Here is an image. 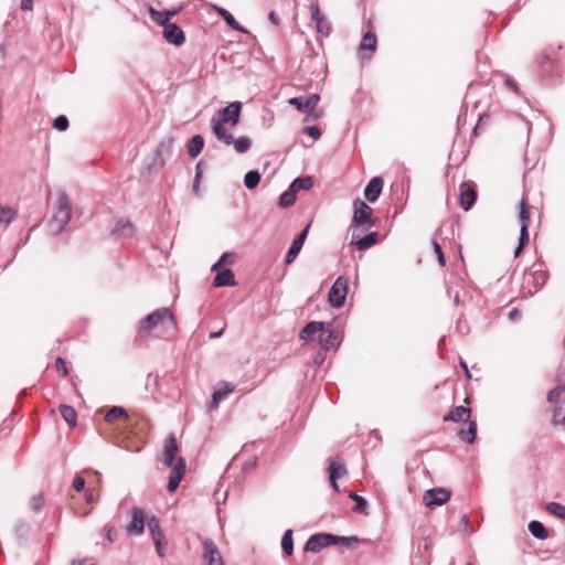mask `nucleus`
<instances>
[{"label": "nucleus", "instance_id": "obj_1", "mask_svg": "<svg viewBox=\"0 0 565 565\" xmlns=\"http://www.w3.org/2000/svg\"><path fill=\"white\" fill-rule=\"evenodd\" d=\"M242 103L233 102L218 110L211 119L212 131L217 140L230 146L234 142L233 135L226 132L224 125L235 126L239 122Z\"/></svg>", "mask_w": 565, "mask_h": 565}, {"label": "nucleus", "instance_id": "obj_2", "mask_svg": "<svg viewBox=\"0 0 565 565\" xmlns=\"http://www.w3.org/2000/svg\"><path fill=\"white\" fill-rule=\"evenodd\" d=\"M178 451H179V447L177 444V439H175L174 435H170L164 440V446H163V451H162V457H161V460L164 466L173 467L172 471L170 473V477H169V481H168V490L170 492H174L178 489L182 478L184 477L185 468H186V463L183 458H179L177 460V462L174 463L175 456H177Z\"/></svg>", "mask_w": 565, "mask_h": 565}, {"label": "nucleus", "instance_id": "obj_3", "mask_svg": "<svg viewBox=\"0 0 565 565\" xmlns=\"http://www.w3.org/2000/svg\"><path fill=\"white\" fill-rule=\"evenodd\" d=\"M71 215L72 204L70 198L65 191H60L57 194L53 216L49 222L50 232L54 235L61 234L70 222Z\"/></svg>", "mask_w": 565, "mask_h": 565}, {"label": "nucleus", "instance_id": "obj_4", "mask_svg": "<svg viewBox=\"0 0 565 565\" xmlns=\"http://www.w3.org/2000/svg\"><path fill=\"white\" fill-rule=\"evenodd\" d=\"M174 327L175 321L172 312L168 308H159L140 321L139 333H148L156 328L168 331Z\"/></svg>", "mask_w": 565, "mask_h": 565}, {"label": "nucleus", "instance_id": "obj_5", "mask_svg": "<svg viewBox=\"0 0 565 565\" xmlns=\"http://www.w3.org/2000/svg\"><path fill=\"white\" fill-rule=\"evenodd\" d=\"M353 207L354 213L351 224L352 231L363 228L365 225L369 227L375 225V220L372 218L373 209L370 205H367L361 199H355L353 201Z\"/></svg>", "mask_w": 565, "mask_h": 565}, {"label": "nucleus", "instance_id": "obj_6", "mask_svg": "<svg viewBox=\"0 0 565 565\" xmlns=\"http://www.w3.org/2000/svg\"><path fill=\"white\" fill-rule=\"evenodd\" d=\"M348 294V279L339 276L329 291V302L333 308H340L344 305Z\"/></svg>", "mask_w": 565, "mask_h": 565}, {"label": "nucleus", "instance_id": "obj_7", "mask_svg": "<svg viewBox=\"0 0 565 565\" xmlns=\"http://www.w3.org/2000/svg\"><path fill=\"white\" fill-rule=\"evenodd\" d=\"M334 534L317 533L311 535L305 544V552L319 553L324 547L333 545Z\"/></svg>", "mask_w": 565, "mask_h": 565}, {"label": "nucleus", "instance_id": "obj_8", "mask_svg": "<svg viewBox=\"0 0 565 565\" xmlns=\"http://www.w3.org/2000/svg\"><path fill=\"white\" fill-rule=\"evenodd\" d=\"M451 497V492L445 488H433L424 493L423 501L426 507L433 509L445 504Z\"/></svg>", "mask_w": 565, "mask_h": 565}, {"label": "nucleus", "instance_id": "obj_9", "mask_svg": "<svg viewBox=\"0 0 565 565\" xmlns=\"http://www.w3.org/2000/svg\"><path fill=\"white\" fill-rule=\"evenodd\" d=\"M341 335L338 331L331 330L327 328L324 323L323 330L318 334V342L321 347L322 351H328L330 349H337L341 343Z\"/></svg>", "mask_w": 565, "mask_h": 565}, {"label": "nucleus", "instance_id": "obj_10", "mask_svg": "<svg viewBox=\"0 0 565 565\" xmlns=\"http://www.w3.org/2000/svg\"><path fill=\"white\" fill-rule=\"evenodd\" d=\"M203 559L207 565H224L222 555L212 539H204L203 542Z\"/></svg>", "mask_w": 565, "mask_h": 565}, {"label": "nucleus", "instance_id": "obj_11", "mask_svg": "<svg viewBox=\"0 0 565 565\" xmlns=\"http://www.w3.org/2000/svg\"><path fill=\"white\" fill-rule=\"evenodd\" d=\"M477 201V190L473 183L460 184L459 204L465 211H469Z\"/></svg>", "mask_w": 565, "mask_h": 565}, {"label": "nucleus", "instance_id": "obj_12", "mask_svg": "<svg viewBox=\"0 0 565 565\" xmlns=\"http://www.w3.org/2000/svg\"><path fill=\"white\" fill-rule=\"evenodd\" d=\"M377 39L373 31H366L359 45V53L361 60H370L372 54L376 51Z\"/></svg>", "mask_w": 565, "mask_h": 565}, {"label": "nucleus", "instance_id": "obj_13", "mask_svg": "<svg viewBox=\"0 0 565 565\" xmlns=\"http://www.w3.org/2000/svg\"><path fill=\"white\" fill-rule=\"evenodd\" d=\"M359 231L360 230H353L351 235V244H353L359 250H366L377 243V232H370L369 234L361 236Z\"/></svg>", "mask_w": 565, "mask_h": 565}, {"label": "nucleus", "instance_id": "obj_14", "mask_svg": "<svg viewBox=\"0 0 565 565\" xmlns=\"http://www.w3.org/2000/svg\"><path fill=\"white\" fill-rule=\"evenodd\" d=\"M309 224L294 238L288 252H287V255L285 257V263L287 265L291 264L296 257L298 256V254L300 253L302 246H303V243L307 238V235H308V232H309Z\"/></svg>", "mask_w": 565, "mask_h": 565}, {"label": "nucleus", "instance_id": "obj_15", "mask_svg": "<svg viewBox=\"0 0 565 565\" xmlns=\"http://www.w3.org/2000/svg\"><path fill=\"white\" fill-rule=\"evenodd\" d=\"M181 11H182V6L172 8L170 10H164V11H158L152 7L149 8V14H150L151 20L161 26L171 24L170 19L173 18L174 15L179 14Z\"/></svg>", "mask_w": 565, "mask_h": 565}, {"label": "nucleus", "instance_id": "obj_16", "mask_svg": "<svg viewBox=\"0 0 565 565\" xmlns=\"http://www.w3.org/2000/svg\"><path fill=\"white\" fill-rule=\"evenodd\" d=\"M145 531V514L143 511L134 507L131 509V521L127 525V532L131 535H141Z\"/></svg>", "mask_w": 565, "mask_h": 565}, {"label": "nucleus", "instance_id": "obj_17", "mask_svg": "<svg viewBox=\"0 0 565 565\" xmlns=\"http://www.w3.org/2000/svg\"><path fill=\"white\" fill-rule=\"evenodd\" d=\"M164 40L175 46H180L185 42V34L183 30L175 23L163 26Z\"/></svg>", "mask_w": 565, "mask_h": 565}, {"label": "nucleus", "instance_id": "obj_18", "mask_svg": "<svg viewBox=\"0 0 565 565\" xmlns=\"http://www.w3.org/2000/svg\"><path fill=\"white\" fill-rule=\"evenodd\" d=\"M384 181L381 177L372 178L364 189V196L370 202H375L383 190Z\"/></svg>", "mask_w": 565, "mask_h": 565}, {"label": "nucleus", "instance_id": "obj_19", "mask_svg": "<svg viewBox=\"0 0 565 565\" xmlns=\"http://www.w3.org/2000/svg\"><path fill=\"white\" fill-rule=\"evenodd\" d=\"M328 472H329V479H330V483H331L332 488L335 491H338L339 488H338L337 479L341 475L347 472L343 461L340 458H335V459L331 460L329 463Z\"/></svg>", "mask_w": 565, "mask_h": 565}, {"label": "nucleus", "instance_id": "obj_20", "mask_svg": "<svg viewBox=\"0 0 565 565\" xmlns=\"http://www.w3.org/2000/svg\"><path fill=\"white\" fill-rule=\"evenodd\" d=\"M311 20H312V22H315L316 31L318 33L329 35L330 30H331L330 24L327 21V19L323 15H321L318 6L311 7Z\"/></svg>", "mask_w": 565, "mask_h": 565}, {"label": "nucleus", "instance_id": "obj_21", "mask_svg": "<svg viewBox=\"0 0 565 565\" xmlns=\"http://www.w3.org/2000/svg\"><path fill=\"white\" fill-rule=\"evenodd\" d=\"M324 322L310 321L299 332V339L306 342L313 340V337L323 330Z\"/></svg>", "mask_w": 565, "mask_h": 565}, {"label": "nucleus", "instance_id": "obj_22", "mask_svg": "<svg viewBox=\"0 0 565 565\" xmlns=\"http://www.w3.org/2000/svg\"><path fill=\"white\" fill-rule=\"evenodd\" d=\"M214 287H232L236 286V280L232 269L224 268L221 273H217L213 279Z\"/></svg>", "mask_w": 565, "mask_h": 565}, {"label": "nucleus", "instance_id": "obj_23", "mask_svg": "<svg viewBox=\"0 0 565 565\" xmlns=\"http://www.w3.org/2000/svg\"><path fill=\"white\" fill-rule=\"evenodd\" d=\"M135 233L134 225L130 221H118L116 226L111 230V236L121 238V237H131Z\"/></svg>", "mask_w": 565, "mask_h": 565}, {"label": "nucleus", "instance_id": "obj_24", "mask_svg": "<svg viewBox=\"0 0 565 565\" xmlns=\"http://www.w3.org/2000/svg\"><path fill=\"white\" fill-rule=\"evenodd\" d=\"M214 10L217 13V15L221 17L231 29L242 33L246 32V30L235 20L234 15L230 11L222 7L216 6L214 7Z\"/></svg>", "mask_w": 565, "mask_h": 565}, {"label": "nucleus", "instance_id": "obj_25", "mask_svg": "<svg viewBox=\"0 0 565 565\" xmlns=\"http://www.w3.org/2000/svg\"><path fill=\"white\" fill-rule=\"evenodd\" d=\"M470 408L465 406H455L447 415L444 416L445 422H460L468 419L470 416Z\"/></svg>", "mask_w": 565, "mask_h": 565}, {"label": "nucleus", "instance_id": "obj_26", "mask_svg": "<svg viewBox=\"0 0 565 565\" xmlns=\"http://www.w3.org/2000/svg\"><path fill=\"white\" fill-rule=\"evenodd\" d=\"M147 526L152 541H164V534L161 530L158 519L154 515L147 518Z\"/></svg>", "mask_w": 565, "mask_h": 565}, {"label": "nucleus", "instance_id": "obj_27", "mask_svg": "<svg viewBox=\"0 0 565 565\" xmlns=\"http://www.w3.org/2000/svg\"><path fill=\"white\" fill-rule=\"evenodd\" d=\"M204 147V138L201 135H194L188 142L186 150L191 158H196Z\"/></svg>", "mask_w": 565, "mask_h": 565}, {"label": "nucleus", "instance_id": "obj_28", "mask_svg": "<svg viewBox=\"0 0 565 565\" xmlns=\"http://www.w3.org/2000/svg\"><path fill=\"white\" fill-rule=\"evenodd\" d=\"M61 416L64 418V420L67 423L70 428H74L77 424V414L76 411L68 405H60L58 407Z\"/></svg>", "mask_w": 565, "mask_h": 565}, {"label": "nucleus", "instance_id": "obj_29", "mask_svg": "<svg viewBox=\"0 0 565 565\" xmlns=\"http://www.w3.org/2000/svg\"><path fill=\"white\" fill-rule=\"evenodd\" d=\"M529 532L539 540H545L548 537V531L544 524L540 521L533 520L527 525Z\"/></svg>", "mask_w": 565, "mask_h": 565}, {"label": "nucleus", "instance_id": "obj_30", "mask_svg": "<svg viewBox=\"0 0 565 565\" xmlns=\"http://www.w3.org/2000/svg\"><path fill=\"white\" fill-rule=\"evenodd\" d=\"M128 413L121 406H113L105 415V420L108 424H114L118 419H127Z\"/></svg>", "mask_w": 565, "mask_h": 565}, {"label": "nucleus", "instance_id": "obj_31", "mask_svg": "<svg viewBox=\"0 0 565 565\" xmlns=\"http://www.w3.org/2000/svg\"><path fill=\"white\" fill-rule=\"evenodd\" d=\"M234 385L231 383H225L224 387L214 392L212 395V402L210 407L216 408L222 399H224L230 393L234 391Z\"/></svg>", "mask_w": 565, "mask_h": 565}, {"label": "nucleus", "instance_id": "obj_32", "mask_svg": "<svg viewBox=\"0 0 565 565\" xmlns=\"http://www.w3.org/2000/svg\"><path fill=\"white\" fill-rule=\"evenodd\" d=\"M289 186L297 193L300 190H310L313 186V180L311 177H298L292 180Z\"/></svg>", "mask_w": 565, "mask_h": 565}, {"label": "nucleus", "instance_id": "obj_33", "mask_svg": "<svg viewBox=\"0 0 565 565\" xmlns=\"http://www.w3.org/2000/svg\"><path fill=\"white\" fill-rule=\"evenodd\" d=\"M296 202V192L288 186V189L282 192L279 196L278 205L280 207L287 209L295 204Z\"/></svg>", "mask_w": 565, "mask_h": 565}, {"label": "nucleus", "instance_id": "obj_34", "mask_svg": "<svg viewBox=\"0 0 565 565\" xmlns=\"http://www.w3.org/2000/svg\"><path fill=\"white\" fill-rule=\"evenodd\" d=\"M477 434V423L476 422H469V426L467 429L461 428L458 431V435L461 440H465L469 444L473 443Z\"/></svg>", "mask_w": 565, "mask_h": 565}, {"label": "nucleus", "instance_id": "obj_35", "mask_svg": "<svg viewBox=\"0 0 565 565\" xmlns=\"http://www.w3.org/2000/svg\"><path fill=\"white\" fill-rule=\"evenodd\" d=\"M259 182L260 173L257 170H250L244 177V184L248 190L255 189Z\"/></svg>", "mask_w": 565, "mask_h": 565}, {"label": "nucleus", "instance_id": "obj_36", "mask_svg": "<svg viewBox=\"0 0 565 565\" xmlns=\"http://www.w3.org/2000/svg\"><path fill=\"white\" fill-rule=\"evenodd\" d=\"M282 552L290 556L294 553L292 530H287L281 537Z\"/></svg>", "mask_w": 565, "mask_h": 565}, {"label": "nucleus", "instance_id": "obj_37", "mask_svg": "<svg viewBox=\"0 0 565 565\" xmlns=\"http://www.w3.org/2000/svg\"><path fill=\"white\" fill-rule=\"evenodd\" d=\"M232 145H234L235 151L242 154L250 149L252 140L247 136H242L236 140L234 139V142Z\"/></svg>", "mask_w": 565, "mask_h": 565}, {"label": "nucleus", "instance_id": "obj_38", "mask_svg": "<svg viewBox=\"0 0 565 565\" xmlns=\"http://www.w3.org/2000/svg\"><path fill=\"white\" fill-rule=\"evenodd\" d=\"M349 498L355 502V505L353 508L355 512L365 513L367 501L363 497L356 494L355 492H350Z\"/></svg>", "mask_w": 565, "mask_h": 565}, {"label": "nucleus", "instance_id": "obj_39", "mask_svg": "<svg viewBox=\"0 0 565 565\" xmlns=\"http://www.w3.org/2000/svg\"><path fill=\"white\" fill-rule=\"evenodd\" d=\"M546 511L559 519L565 520V507L558 502H550L545 507Z\"/></svg>", "mask_w": 565, "mask_h": 565}, {"label": "nucleus", "instance_id": "obj_40", "mask_svg": "<svg viewBox=\"0 0 565 565\" xmlns=\"http://www.w3.org/2000/svg\"><path fill=\"white\" fill-rule=\"evenodd\" d=\"M519 218L521 221V226H525L526 228H529L530 211H529L525 199H522L520 202Z\"/></svg>", "mask_w": 565, "mask_h": 565}, {"label": "nucleus", "instance_id": "obj_41", "mask_svg": "<svg viewBox=\"0 0 565 565\" xmlns=\"http://www.w3.org/2000/svg\"><path fill=\"white\" fill-rule=\"evenodd\" d=\"M564 392H565V384H557L553 390H551L547 393V401L550 403L556 404L559 401V398Z\"/></svg>", "mask_w": 565, "mask_h": 565}, {"label": "nucleus", "instance_id": "obj_42", "mask_svg": "<svg viewBox=\"0 0 565 565\" xmlns=\"http://www.w3.org/2000/svg\"><path fill=\"white\" fill-rule=\"evenodd\" d=\"M15 217V211L9 206L0 205V223L9 224Z\"/></svg>", "mask_w": 565, "mask_h": 565}, {"label": "nucleus", "instance_id": "obj_43", "mask_svg": "<svg viewBox=\"0 0 565 565\" xmlns=\"http://www.w3.org/2000/svg\"><path fill=\"white\" fill-rule=\"evenodd\" d=\"M289 104L295 106L297 110L301 111V113H308L310 111L308 105H307V102H306V98L300 96V97H292L289 99Z\"/></svg>", "mask_w": 565, "mask_h": 565}, {"label": "nucleus", "instance_id": "obj_44", "mask_svg": "<svg viewBox=\"0 0 565 565\" xmlns=\"http://www.w3.org/2000/svg\"><path fill=\"white\" fill-rule=\"evenodd\" d=\"M30 509L34 512V513H39L43 505H44V498L42 494H34L31 499H30Z\"/></svg>", "mask_w": 565, "mask_h": 565}, {"label": "nucleus", "instance_id": "obj_45", "mask_svg": "<svg viewBox=\"0 0 565 565\" xmlns=\"http://www.w3.org/2000/svg\"><path fill=\"white\" fill-rule=\"evenodd\" d=\"M171 146H172V139H170L168 141H161L159 143L157 152H156V157H154V164H157L158 162L160 164H163V160L160 158L161 152L169 151L171 149Z\"/></svg>", "mask_w": 565, "mask_h": 565}, {"label": "nucleus", "instance_id": "obj_46", "mask_svg": "<svg viewBox=\"0 0 565 565\" xmlns=\"http://www.w3.org/2000/svg\"><path fill=\"white\" fill-rule=\"evenodd\" d=\"M70 121L65 115H60L53 120V128L58 131H65L68 128Z\"/></svg>", "mask_w": 565, "mask_h": 565}, {"label": "nucleus", "instance_id": "obj_47", "mask_svg": "<svg viewBox=\"0 0 565 565\" xmlns=\"http://www.w3.org/2000/svg\"><path fill=\"white\" fill-rule=\"evenodd\" d=\"M358 536H339L334 535L333 545L350 546L352 543H358Z\"/></svg>", "mask_w": 565, "mask_h": 565}, {"label": "nucleus", "instance_id": "obj_48", "mask_svg": "<svg viewBox=\"0 0 565 565\" xmlns=\"http://www.w3.org/2000/svg\"><path fill=\"white\" fill-rule=\"evenodd\" d=\"M433 248H434V252L437 255V259H438L439 265L440 266H445L446 265V258H445L444 252L441 249V246L435 239L433 241Z\"/></svg>", "mask_w": 565, "mask_h": 565}, {"label": "nucleus", "instance_id": "obj_49", "mask_svg": "<svg viewBox=\"0 0 565 565\" xmlns=\"http://www.w3.org/2000/svg\"><path fill=\"white\" fill-rule=\"evenodd\" d=\"M55 366H56V371L62 376H66L68 374V371H67V367H66V362H65V360L63 358H61V356L56 358Z\"/></svg>", "mask_w": 565, "mask_h": 565}, {"label": "nucleus", "instance_id": "obj_50", "mask_svg": "<svg viewBox=\"0 0 565 565\" xmlns=\"http://www.w3.org/2000/svg\"><path fill=\"white\" fill-rule=\"evenodd\" d=\"M73 488L77 492L83 491L85 489V479L79 475H76L73 480Z\"/></svg>", "mask_w": 565, "mask_h": 565}, {"label": "nucleus", "instance_id": "obj_51", "mask_svg": "<svg viewBox=\"0 0 565 565\" xmlns=\"http://www.w3.org/2000/svg\"><path fill=\"white\" fill-rule=\"evenodd\" d=\"M527 243H529V228H526L525 226H521L518 245L525 246Z\"/></svg>", "mask_w": 565, "mask_h": 565}, {"label": "nucleus", "instance_id": "obj_52", "mask_svg": "<svg viewBox=\"0 0 565 565\" xmlns=\"http://www.w3.org/2000/svg\"><path fill=\"white\" fill-rule=\"evenodd\" d=\"M553 422L555 425L565 423V415L563 414L562 408H555L553 414Z\"/></svg>", "mask_w": 565, "mask_h": 565}, {"label": "nucleus", "instance_id": "obj_53", "mask_svg": "<svg viewBox=\"0 0 565 565\" xmlns=\"http://www.w3.org/2000/svg\"><path fill=\"white\" fill-rule=\"evenodd\" d=\"M105 530H106V539L110 543L115 542L118 537V531L114 526H106Z\"/></svg>", "mask_w": 565, "mask_h": 565}, {"label": "nucleus", "instance_id": "obj_54", "mask_svg": "<svg viewBox=\"0 0 565 565\" xmlns=\"http://www.w3.org/2000/svg\"><path fill=\"white\" fill-rule=\"evenodd\" d=\"M305 98H306V102H307V105H308L310 111L312 113L313 108L316 107V105L320 100V95L319 94H313V95H311L309 97H305Z\"/></svg>", "mask_w": 565, "mask_h": 565}, {"label": "nucleus", "instance_id": "obj_55", "mask_svg": "<svg viewBox=\"0 0 565 565\" xmlns=\"http://www.w3.org/2000/svg\"><path fill=\"white\" fill-rule=\"evenodd\" d=\"M222 265H232L234 262H235V254L233 253H224L220 259H218Z\"/></svg>", "mask_w": 565, "mask_h": 565}, {"label": "nucleus", "instance_id": "obj_56", "mask_svg": "<svg viewBox=\"0 0 565 565\" xmlns=\"http://www.w3.org/2000/svg\"><path fill=\"white\" fill-rule=\"evenodd\" d=\"M17 535L24 536L28 533V525L23 521H19L14 529Z\"/></svg>", "mask_w": 565, "mask_h": 565}, {"label": "nucleus", "instance_id": "obj_57", "mask_svg": "<svg viewBox=\"0 0 565 565\" xmlns=\"http://www.w3.org/2000/svg\"><path fill=\"white\" fill-rule=\"evenodd\" d=\"M305 131L313 139H319L321 136V131L317 126L306 127Z\"/></svg>", "mask_w": 565, "mask_h": 565}, {"label": "nucleus", "instance_id": "obj_58", "mask_svg": "<svg viewBox=\"0 0 565 565\" xmlns=\"http://www.w3.org/2000/svg\"><path fill=\"white\" fill-rule=\"evenodd\" d=\"M156 552L160 557L166 555L164 541H153Z\"/></svg>", "mask_w": 565, "mask_h": 565}, {"label": "nucleus", "instance_id": "obj_59", "mask_svg": "<svg viewBox=\"0 0 565 565\" xmlns=\"http://www.w3.org/2000/svg\"><path fill=\"white\" fill-rule=\"evenodd\" d=\"M508 317H509V319H510L511 321L515 322V321L520 320V318H521V312H520V310H519V309L513 308V309H511V310L509 311Z\"/></svg>", "mask_w": 565, "mask_h": 565}, {"label": "nucleus", "instance_id": "obj_60", "mask_svg": "<svg viewBox=\"0 0 565 565\" xmlns=\"http://www.w3.org/2000/svg\"><path fill=\"white\" fill-rule=\"evenodd\" d=\"M550 63V56L547 54H541L536 58V64L539 67H543L545 64Z\"/></svg>", "mask_w": 565, "mask_h": 565}, {"label": "nucleus", "instance_id": "obj_61", "mask_svg": "<svg viewBox=\"0 0 565 565\" xmlns=\"http://www.w3.org/2000/svg\"><path fill=\"white\" fill-rule=\"evenodd\" d=\"M20 8L23 11H31L33 9V0H21Z\"/></svg>", "mask_w": 565, "mask_h": 565}, {"label": "nucleus", "instance_id": "obj_62", "mask_svg": "<svg viewBox=\"0 0 565 565\" xmlns=\"http://www.w3.org/2000/svg\"><path fill=\"white\" fill-rule=\"evenodd\" d=\"M505 85L511 89L513 90L514 93H519V87H518V84L514 79L512 78H507L505 79Z\"/></svg>", "mask_w": 565, "mask_h": 565}, {"label": "nucleus", "instance_id": "obj_63", "mask_svg": "<svg viewBox=\"0 0 565 565\" xmlns=\"http://www.w3.org/2000/svg\"><path fill=\"white\" fill-rule=\"evenodd\" d=\"M268 19L269 21L274 24V25H278L279 24V18L278 15L276 14L275 11H270L269 14H268Z\"/></svg>", "mask_w": 565, "mask_h": 565}, {"label": "nucleus", "instance_id": "obj_64", "mask_svg": "<svg viewBox=\"0 0 565 565\" xmlns=\"http://www.w3.org/2000/svg\"><path fill=\"white\" fill-rule=\"evenodd\" d=\"M222 267H223L222 263L220 260H217L215 264L212 265L211 271L215 273V275H217V273H221V270L224 269Z\"/></svg>", "mask_w": 565, "mask_h": 565}]
</instances>
